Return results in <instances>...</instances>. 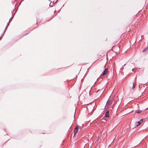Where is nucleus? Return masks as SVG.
Wrapping results in <instances>:
<instances>
[{"label":"nucleus","mask_w":148,"mask_h":148,"mask_svg":"<svg viewBox=\"0 0 148 148\" xmlns=\"http://www.w3.org/2000/svg\"><path fill=\"white\" fill-rule=\"evenodd\" d=\"M143 122L142 119H141L140 121L136 122L135 123V125L136 126H138L140 124Z\"/></svg>","instance_id":"2"},{"label":"nucleus","mask_w":148,"mask_h":148,"mask_svg":"<svg viewBox=\"0 0 148 148\" xmlns=\"http://www.w3.org/2000/svg\"><path fill=\"white\" fill-rule=\"evenodd\" d=\"M141 112V110H139V111H138L137 112V113H140Z\"/></svg>","instance_id":"8"},{"label":"nucleus","mask_w":148,"mask_h":148,"mask_svg":"<svg viewBox=\"0 0 148 148\" xmlns=\"http://www.w3.org/2000/svg\"><path fill=\"white\" fill-rule=\"evenodd\" d=\"M105 116L106 117H109L108 111L106 112Z\"/></svg>","instance_id":"6"},{"label":"nucleus","mask_w":148,"mask_h":148,"mask_svg":"<svg viewBox=\"0 0 148 148\" xmlns=\"http://www.w3.org/2000/svg\"><path fill=\"white\" fill-rule=\"evenodd\" d=\"M148 50V47H147V48H146L143 51V52H144L145 51H146L147 50Z\"/></svg>","instance_id":"7"},{"label":"nucleus","mask_w":148,"mask_h":148,"mask_svg":"<svg viewBox=\"0 0 148 148\" xmlns=\"http://www.w3.org/2000/svg\"><path fill=\"white\" fill-rule=\"evenodd\" d=\"M78 127L77 126L75 127V128L74 129V135H75L76 134L78 130Z\"/></svg>","instance_id":"3"},{"label":"nucleus","mask_w":148,"mask_h":148,"mask_svg":"<svg viewBox=\"0 0 148 148\" xmlns=\"http://www.w3.org/2000/svg\"><path fill=\"white\" fill-rule=\"evenodd\" d=\"M136 83L135 82H133V86L132 87V89H134V88H135V86H136Z\"/></svg>","instance_id":"5"},{"label":"nucleus","mask_w":148,"mask_h":148,"mask_svg":"<svg viewBox=\"0 0 148 148\" xmlns=\"http://www.w3.org/2000/svg\"><path fill=\"white\" fill-rule=\"evenodd\" d=\"M110 102L111 101L110 99H108L107 102L106 106L107 107L109 106L110 105Z\"/></svg>","instance_id":"4"},{"label":"nucleus","mask_w":148,"mask_h":148,"mask_svg":"<svg viewBox=\"0 0 148 148\" xmlns=\"http://www.w3.org/2000/svg\"><path fill=\"white\" fill-rule=\"evenodd\" d=\"M108 72V69L107 68L104 71L102 74L101 75L104 76Z\"/></svg>","instance_id":"1"}]
</instances>
